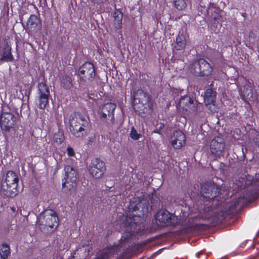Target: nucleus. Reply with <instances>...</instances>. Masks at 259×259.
<instances>
[{"label":"nucleus","instance_id":"f257e3e1","mask_svg":"<svg viewBox=\"0 0 259 259\" xmlns=\"http://www.w3.org/2000/svg\"><path fill=\"white\" fill-rule=\"evenodd\" d=\"M69 130L76 138L83 137L86 132L88 121L82 115L78 113L72 114L69 118Z\"/></svg>","mask_w":259,"mask_h":259},{"label":"nucleus","instance_id":"c85d7f7f","mask_svg":"<svg viewBox=\"0 0 259 259\" xmlns=\"http://www.w3.org/2000/svg\"><path fill=\"white\" fill-rule=\"evenodd\" d=\"M111 253L110 249H105L103 251L102 254L99 256L97 259H107Z\"/></svg>","mask_w":259,"mask_h":259},{"label":"nucleus","instance_id":"2f4dec72","mask_svg":"<svg viewBox=\"0 0 259 259\" xmlns=\"http://www.w3.org/2000/svg\"><path fill=\"white\" fill-rule=\"evenodd\" d=\"M138 107H140L139 105H137V106L135 105V107H134V108H135V109H137V108H138Z\"/></svg>","mask_w":259,"mask_h":259},{"label":"nucleus","instance_id":"9b49d317","mask_svg":"<svg viewBox=\"0 0 259 259\" xmlns=\"http://www.w3.org/2000/svg\"><path fill=\"white\" fill-rule=\"evenodd\" d=\"M156 219L166 225H176L178 223V219L167 211L160 210L156 215Z\"/></svg>","mask_w":259,"mask_h":259},{"label":"nucleus","instance_id":"c756f323","mask_svg":"<svg viewBox=\"0 0 259 259\" xmlns=\"http://www.w3.org/2000/svg\"><path fill=\"white\" fill-rule=\"evenodd\" d=\"M67 153L69 157L73 156L75 154L73 149L70 146H68L67 148Z\"/></svg>","mask_w":259,"mask_h":259},{"label":"nucleus","instance_id":"72a5a7b5","mask_svg":"<svg viewBox=\"0 0 259 259\" xmlns=\"http://www.w3.org/2000/svg\"><path fill=\"white\" fill-rule=\"evenodd\" d=\"M218 11H219V13H221L222 12V11H221L220 10H218Z\"/></svg>","mask_w":259,"mask_h":259},{"label":"nucleus","instance_id":"412c9836","mask_svg":"<svg viewBox=\"0 0 259 259\" xmlns=\"http://www.w3.org/2000/svg\"><path fill=\"white\" fill-rule=\"evenodd\" d=\"M13 59L14 58L11 52V47L7 44L0 58V62H12Z\"/></svg>","mask_w":259,"mask_h":259},{"label":"nucleus","instance_id":"20e7f679","mask_svg":"<svg viewBox=\"0 0 259 259\" xmlns=\"http://www.w3.org/2000/svg\"><path fill=\"white\" fill-rule=\"evenodd\" d=\"M190 71L197 76H208L211 74L212 67L205 60L200 59L191 65Z\"/></svg>","mask_w":259,"mask_h":259},{"label":"nucleus","instance_id":"423d86ee","mask_svg":"<svg viewBox=\"0 0 259 259\" xmlns=\"http://www.w3.org/2000/svg\"><path fill=\"white\" fill-rule=\"evenodd\" d=\"M177 107L180 112L187 115L193 113L197 110L194 101L188 96L182 97L177 105Z\"/></svg>","mask_w":259,"mask_h":259},{"label":"nucleus","instance_id":"9d476101","mask_svg":"<svg viewBox=\"0 0 259 259\" xmlns=\"http://www.w3.org/2000/svg\"><path fill=\"white\" fill-rule=\"evenodd\" d=\"M105 170L104 162L98 158L93 160L90 166V172L92 176L96 179L102 177Z\"/></svg>","mask_w":259,"mask_h":259},{"label":"nucleus","instance_id":"0eeeda50","mask_svg":"<svg viewBox=\"0 0 259 259\" xmlns=\"http://www.w3.org/2000/svg\"><path fill=\"white\" fill-rule=\"evenodd\" d=\"M134 103L137 105L140 104L144 107L141 110V112H147L151 106L150 98L147 94L142 90H138L134 94Z\"/></svg>","mask_w":259,"mask_h":259},{"label":"nucleus","instance_id":"bb28decb","mask_svg":"<svg viewBox=\"0 0 259 259\" xmlns=\"http://www.w3.org/2000/svg\"><path fill=\"white\" fill-rule=\"evenodd\" d=\"M54 138L55 142L58 144H61L64 140V135L61 132L55 134Z\"/></svg>","mask_w":259,"mask_h":259},{"label":"nucleus","instance_id":"4468645a","mask_svg":"<svg viewBox=\"0 0 259 259\" xmlns=\"http://www.w3.org/2000/svg\"><path fill=\"white\" fill-rule=\"evenodd\" d=\"M171 146L176 149L181 148L186 143V136L181 131H176L170 138Z\"/></svg>","mask_w":259,"mask_h":259},{"label":"nucleus","instance_id":"393cba45","mask_svg":"<svg viewBox=\"0 0 259 259\" xmlns=\"http://www.w3.org/2000/svg\"><path fill=\"white\" fill-rule=\"evenodd\" d=\"M61 87L65 89H69L72 86V80L70 76L64 75L62 77L61 82Z\"/></svg>","mask_w":259,"mask_h":259},{"label":"nucleus","instance_id":"473e14b6","mask_svg":"<svg viewBox=\"0 0 259 259\" xmlns=\"http://www.w3.org/2000/svg\"><path fill=\"white\" fill-rule=\"evenodd\" d=\"M136 215H137L136 214H134L132 216V217H133V218H135V217H136Z\"/></svg>","mask_w":259,"mask_h":259},{"label":"nucleus","instance_id":"f03ea898","mask_svg":"<svg viewBox=\"0 0 259 259\" xmlns=\"http://www.w3.org/2000/svg\"><path fill=\"white\" fill-rule=\"evenodd\" d=\"M19 178L17 174L13 171H8L2 183L1 192L8 197H13L18 194L17 186Z\"/></svg>","mask_w":259,"mask_h":259},{"label":"nucleus","instance_id":"f8f14e48","mask_svg":"<svg viewBox=\"0 0 259 259\" xmlns=\"http://www.w3.org/2000/svg\"><path fill=\"white\" fill-rule=\"evenodd\" d=\"M220 189L217 185L214 184L206 183L201 188V194L206 198L213 199L220 193Z\"/></svg>","mask_w":259,"mask_h":259},{"label":"nucleus","instance_id":"aec40b11","mask_svg":"<svg viewBox=\"0 0 259 259\" xmlns=\"http://www.w3.org/2000/svg\"><path fill=\"white\" fill-rule=\"evenodd\" d=\"M187 36L180 33L176 39L175 48L177 50H182L185 48L187 43Z\"/></svg>","mask_w":259,"mask_h":259},{"label":"nucleus","instance_id":"1a4fd4ad","mask_svg":"<svg viewBox=\"0 0 259 259\" xmlns=\"http://www.w3.org/2000/svg\"><path fill=\"white\" fill-rule=\"evenodd\" d=\"M39 97L36 104L40 109H44L48 103L50 95L49 88L44 83H39L38 85Z\"/></svg>","mask_w":259,"mask_h":259},{"label":"nucleus","instance_id":"2eb2a0df","mask_svg":"<svg viewBox=\"0 0 259 259\" xmlns=\"http://www.w3.org/2000/svg\"><path fill=\"white\" fill-rule=\"evenodd\" d=\"M41 25L39 19L35 15L30 16L27 22V29L31 32H37L40 29Z\"/></svg>","mask_w":259,"mask_h":259},{"label":"nucleus","instance_id":"7ed1b4c3","mask_svg":"<svg viewBox=\"0 0 259 259\" xmlns=\"http://www.w3.org/2000/svg\"><path fill=\"white\" fill-rule=\"evenodd\" d=\"M58 218L56 213L52 209L46 210L41 213L37 220V224L40 229L49 230L57 227Z\"/></svg>","mask_w":259,"mask_h":259},{"label":"nucleus","instance_id":"4be33fe9","mask_svg":"<svg viewBox=\"0 0 259 259\" xmlns=\"http://www.w3.org/2000/svg\"><path fill=\"white\" fill-rule=\"evenodd\" d=\"M64 171L65 172V179L76 181L77 172L75 169L69 165H67L64 167Z\"/></svg>","mask_w":259,"mask_h":259},{"label":"nucleus","instance_id":"7c9ffc66","mask_svg":"<svg viewBox=\"0 0 259 259\" xmlns=\"http://www.w3.org/2000/svg\"><path fill=\"white\" fill-rule=\"evenodd\" d=\"M255 36H256V34L253 31H250L249 33V37L252 38L253 39H254L255 37Z\"/></svg>","mask_w":259,"mask_h":259},{"label":"nucleus","instance_id":"a211bd4d","mask_svg":"<svg viewBox=\"0 0 259 259\" xmlns=\"http://www.w3.org/2000/svg\"><path fill=\"white\" fill-rule=\"evenodd\" d=\"M114 27L116 31H120L122 27L123 14L119 10H116L113 13Z\"/></svg>","mask_w":259,"mask_h":259},{"label":"nucleus","instance_id":"ddd939ff","mask_svg":"<svg viewBox=\"0 0 259 259\" xmlns=\"http://www.w3.org/2000/svg\"><path fill=\"white\" fill-rule=\"evenodd\" d=\"M116 107L115 104L108 103L105 104L101 109L100 117L103 120L109 119L112 122L114 120V111Z\"/></svg>","mask_w":259,"mask_h":259},{"label":"nucleus","instance_id":"b1692460","mask_svg":"<svg viewBox=\"0 0 259 259\" xmlns=\"http://www.w3.org/2000/svg\"><path fill=\"white\" fill-rule=\"evenodd\" d=\"M10 255V248L9 245L3 244L0 247V256L1 259H7Z\"/></svg>","mask_w":259,"mask_h":259},{"label":"nucleus","instance_id":"6e6552de","mask_svg":"<svg viewBox=\"0 0 259 259\" xmlns=\"http://www.w3.org/2000/svg\"><path fill=\"white\" fill-rule=\"evenodd\" d=\"M225 147L224 140L220 137L214 138L210 142L209 149L214 156L220 157L224 152Z\"/></svg>","mask_w":259,"mask_h":259},{"label":"nucleus","instance_id":"6ab92c4d","mask_svg":"<svg viewBox=\"0 0 259 259\" xmlns=\"http://www.w3.org/2000/svg\"><path fill=\"white\" fill-rule=\"evenodd\" d=\"M240 95L245 100H253L254 97L252 91V88L249 84H245L242 88L239 89Z\"/></svg>","mask_w":259,"mask_h":259},{"label":"nucleus","instance_id":"5701e85b","mask_svg":"<svg viewBox=\"0 0 259 259\" xmlns=\"http://www.w3.org/2000/svg\"><path fill=\"white\" fill-rule=\"evenodd\" d=\"M65 182L63 183V189L66 192L74 190L76 186V181L65 179Z\"/></svg>","mask_w":259,"mask_h":259},{"label":"nucleus","instance_id":"a878e982","mask_svg":"<svg viewBox=\"0 0 259 259\" xmlns=\"http://www.w3.org/2000/svg\"><path fill=\"white\" fill-rule=\"evenodd\" d=\"M188 0H174L175 7L178 10H183L186 8Z\"/></svg>","mask_w":259,"mask_h":259},{"label":"nucleus","instance_id":"39448f33","mask_svg":"<svg viewBox=\"0 0 259 259\" xmlns=\"http://www.w3.org/2000/svg\"><path fill=\"white\" fill-rule=\"evenodd\" d=\"M78 74L81 81L91 83L95 78V70L93 64L86 62L79 68Z\"/></svg>","mask_w":259,"mask_h":259},{"label":"nucleus","instance_id":"cd10ccee","mask_svg":"<svg viewBox=\"0 0 259 259\" xmlns=\"http://www.w3.org/2000/svg\"><path fill=\"white\" fill-rule=\"evenodd\" d=\"M130 137L134 140H137L140 137H141V135L138 134L134 127L132 128L130 133Z\"/></svg>","mask_w":259,"mask_h":259},{"label":"nucleus","instance_id":"f3484780","mask_svg":"<svg viewBox=\"0 0 259 259\" xmlns=\"http://www.w3.org/2000/svg\"><path fill=\"white\" fill-rule=\"evenodd\" d=\"M216 93L211 89H208L204 93V100L207 106L212 105L214 106L215 101Z\"/></svg>","mask_w":259,"mask_h":259},{"label":"nucleus","instance_id":"dca6fc26","mask_svg":"<svg viewBox=\"0 0 259 259\" xmlns=\"http://www.w3.org/2000/svg\"><path fill=\"white\" fill-rule=\"evenodd\" d=\"M15 122V118L12 114H6L2 117L1 119L2 126H5L8 131L13 127Z\"/></svg>","mask_w":259,"mask_h":259}]
</instances>
